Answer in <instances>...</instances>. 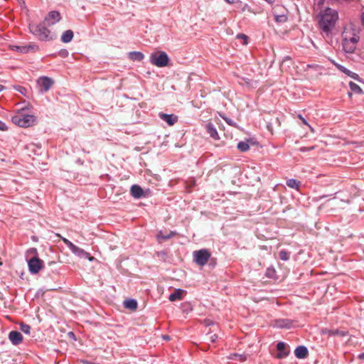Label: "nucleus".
Instances as JSON below:
<instances>
[{
	"instance_id": "nucleus-1",
	"label": "nucleus",
	"mask_w": 364,
	"mask_h": 364,
	"mask_svg": "<svg viewBox=\"0 0 364 364\" xmlns=\"http://www.w3.org/2000/svg\"><path fill=\"white\" fill-rule=\"evenodd\" d=\"M338 18L337 11L329 8L326 9L323 13H321L318 24L321 31L328 34L334 27Z\"/></svg>"
},
{
	"instance_id": "nucleus-2",
	"label": "nucleus",
	"mask_w": 364,
	"mask_h": 364,
	"mask_svg": "<svg viewBox=\"0 0 364 364\" xmlns=\"http://www.w3.org/2000/svg\"><path fill=\"white\" fill-rule=\"evenodd\" d=\"M359 36L351 28H345L343 32V48L346 53H353L356 49Z\"/></svg>"
},
{
	"instance_id": "nucleus-3",
	"label": "nucleus",
	"mask_w": 364,
	"mask_h": 364,
	"mask_svg": "<svg viewBox=\"0 0 364 364\" xmlns=\"http://www.w3.org/2000/svg\"><path fill=\"white\" fill-rule=\"evenodd\" d=\"M36 117L32 114H26L23 112H18L12 117V122L14 124L20 127H30L33 125Z\"/></svg>"
},
{
	"instance_id": "nucleus-4",
	"label": "nucleus",
	"mask_w": 364,
	"mask_h": 364,
	"mask_svg": "<svg viewBox=\"0 0 364 364\" xmlns=\"http://www.w3.org/2000/svg\"><path fill=\"white\" fill-rule=\"evenodd\" d=\"M30 31L41 41H49L53 38V36L44 23L30 25Z\"/></svg>"
},
{
	"instance_id": "nucleus-5",
	"label": "nucleus",
	"mask_w": 364,
	"mask_h": 364,
	"mask_svg": "<svg viewBox=\"0 0 364 364\" xmlns=\"http://www.w3.org/2000/svg\"><path fill=\"white\" fill-rule=\"evenodd\" d=\"M169 58L164 51L152 53L149 57V62L157 67H165L168 65Z\"/></svg>"
},
{
	"instance_id": "nucleus-6",
	"label": "nucleus",
	"mask_w": 364,
	"mask_h": 364,
	"mask_svg": "<svg viewBox=\"0 0 364 364\" xmlns=\"http://www.w3.org/2000/svg\"><path fill=\"white\" fill-rule=\"evenodd\" d=\"M193 261L198 266L205 265L211 256L210 252L208 249H200L195 250L193 252Z\"/></svg>"
},
{
	"instance_id": "nucleus-7",
	"label": "nucleus",
	"mask_w": 364,
	"mask_h": 364,
	"mask_svg": "<svg viewBox=\"0 0 364 364\" xmlns=\"http://www.w3.org/2000/svg\"><path fill=\"white\" fill-rule=\"evenodd\" d=\"M58 237H60L63 242L66 245V246L69 248L70 250L72 251V252L76 255H78L80 257H87L90 261L93 259L92 257L90 256V254L83 250L82 249L75 246L74 244H73L70 241H69L65 237H62L60 234H57Z\"/></svg>"
},
{
	"instance_id": "nucleus-8",
	"label": "nucleus",
	"mask_w": 364,
	"mask_h": 364,
	"mask_svg": "<svg viewBox=\"0 0 364 364\" xmlns=\"http://www.w3.org/2000/svg\"><path fill=\"white\" fill-rule=\"evenodd\" d=\"M43 267V261L38 257H33L28 260V269L33 274H38Z\"/></svg>"
},
{
	"instance_id": "nucleus-9",
	"label": "nucleus",
	"mask_w": 364,
	"mask_h": 364,
	"mask_svg": "<svg viewBox=\"0 0 364 364\" xmlns=\"http://www.w3.org/2000/svg\"><path fill=\"white\" fill-rule=\"evenodd\" d=\"M11 50L20 53H27L29 52H37L39 47L36 44H30L28 46H10Z\"/></svg>"
},
{
	"instance_id": "nucleus-10",
	"label": "nucleus",
	"mask_w": 364,
	"mask_h": 364,
	"mask_svg": "<svg viewBox=\"0 0 364 364\" xmlns=\"http://www.w3.org/2000/svg\"><path fill=\"white\" fill-rule=\"evenodd\" d=\"M38 85L42 92H47L51 85H53V81L48 77H41L38 80Z\"/></svg>"
},
{
	"instance_id": "nucleus-11",
	"label": "nucleus",
	"mask_w": 364,
	"mask_h": 364,
	"mask_svg": "<svg viewBox=\"0 0 364 364\" xmlns=\"http://www.w3.org/2000/svg\"><path fill=\"white\" fill-rule=\"evenodd\" d=\"M61 16L59 11H50L45 18V21L47 22L48 26H50L58 22Z\"/></svg>"
},
{
	"instance_id": "nucleus-12",
	"label": "nucleus",
	"mask_w": 364,
	"mask_h": 364,
	"mask_svg": "<svg viewBox=\"0 0 364 364\" xmlns=\"http://www.w3.org/2000/svg\"><path fill=\"white\" fill-rule=\"evenodd\" d=\"M159 117L167 123L168 126H173L177 122V117L173 114H168L163 112L159 113Z\"/></svg>"
},
{
	"instance_id": "nucleus-13",
	"label": "nucleus",
	"mask_w": 364,
	"mask_h": 364,
	"mask_svg": "<svg viewBox=\"0 0 364 364\" xmlns=\"http://www.w3.org/2000/svg\"><path fill=\"white\" fill-rule=\"evenodd\" d=\"M9 338L13 345H19L23 340L21 333L17 331H12L9 333Z\"/></svg>"
},
{
	"instance_id": "nucleus-14",
	"label": "nucleus",
	"mask_w": 364,
	"mask_h": 364,
	"mask_svg": "<svg viewBox=\"0 0 364 364\" xmlns=\"http://www.w3.org/2000/svg\"><path fill=\"white\" fill-rule=\"evenodd\" d=\"M279 353L277 358L279 359L284 358L289 355V351L287 349L286 344L284 342H279L277 346Z\"/></svg>"
},
{
	"instance_id": "nucleus-15",
	"label": "nucleus",
	"mask_w": 364,
	"mask_h": 364,
	"mask_svg": "<svg viewBox=\"0 0 364 364\" xmlns=\"http://www.w3.org/2000/svg\"><path fill=\"white\" fill-rule=\"evenodd\" d=\"M308 353L307 348L304 346H299L294 350V355L297 358H305Z\"/></svg>"
},
{
	"instance_id": "nucleus-16",
	"label": "nucleus",
	"mask_w": 364,
	"mask_h": 364,
	"mask_svg": "<svg viewBox=\"0 0 364 364\" xmlns=\"http://www.w3.org/2000/svg\"><path fill=\"white\" fill-rule=\"evenodd\" d=\"M185 293V291L181 289H175L173 292L169 295L168 299L171 301L183 299Z\"/></svg>"
},
{
	"instance_id": "nucleus-17",
	"label": "nucleus",
	"mask_w": 364,
	"mask_h": 364,
	"mask_svg": "<svg viewBox=\"0 0 364 364\" xmlns=\"http://www.w3.org/2000/svg\"><path fill=\"white\" fill-rule=\"evenodd\" d=\"M131 194L134 198H141L144 196V191L139 186L133 185L131 188Z\"/></svg>"
},
{
	"instance_id": "nucleus-18",
	"label": "nucleus",
	"mask_w": 364,
	"mask_h": 364,
	"mask_svg": "<svg viewBox=\"0 0 364 364\" xmlns=\"http://www.w3.org/2000/svg\"><path fill=\"white\" fill-rule=\"evenodd\" d=\"M206 130H207L208 133L210 134V136L213 139L218 140L219 139L218 134L215 128L211 123H208L206 125Z\"/></svg>"
},
{
	"instance_id": "nucleus-19",
	"label": "nucleus",
	"mask_w": 364,
	"mask_h": 364,
	"mask_svg": "<svg viewBox=\"0 0 364 364\" xmlns=\"http://www.w3.org/2000/svg\"><path fill=\"white\" fill-rule=\"evenodd\" d=\"M124 306L127 309L135 311L137 309V301L133 299L124 300Z\"/></svg>"
},
{
	"instance_id": "nucleus-20",
	"label": "nucleus",
	"mask_w": 364,
	"mask_h": 364,
	"mask_svg": "<svg viewBox=\"0 0 364 364\" xmlns=\"http://www.w3.org/2000/svg\"><path fill=\"white\" fill-rule=\"evenodd\" d=\"M129 56L132 60H138L139 62H141L144 57L141 52L136 51L130 52Z\"/></svg>"
},
{
	"instance_id": "nucleus-21",
	"label": "nucleus",
	"mask_w": 364,
	"mask_h": 364,
	"mask_svg": "<svg viewBox=\"0 0 364 364\" xmlns=\"http://www.w3.org/2000/svg\"><path fill=\"white\" fill-rule=\"evenodd\" d=\"M287 185L291 188H294L296 190L299 189V186H301V181H297L296 179H288L287 181Z\"/></svg>"
},
{
	"instance_id": "nucleus-22",
	"label": "nucleus",
	"mask_w": 364,
	"mask_h": 364,
	"mask_svg": "<svg viewBox=\"0 0 364 364\" xmlns=\"http://www.w3.org/2000/svg\"><path fill=\"white\" fill-rule=\"evenodd\" d=\"M73 38V31L70 30H68L65 32H64L63 36H61V41L64 43H68L72 40Z\"/></svg>"
},
{
	"instance_id": "nucleus-23",
	"label": "nucleus",
	"mask_w": 364,
	"mask_h": 364,
	"mask_svg": "<svg viewBox=\"0 0 364 364\" xmlns=\"http://www.w3.org/2000/svg\"><path fill=\"white\" fill-rule=\"evenodd\" d=\"M228 358L230 360H239L240 362H244L247 359V355L245 354L233 353V354H231L228 357Z\"/></svg>"
},
{
	"instance_id": "nucleus-24",
	"label": "nucleus",
	"mask_w": 364,
	"mask_h": 364,
	"mask_svg": "<svg viewBox=\"0 0 364 364\" xmlns=\"http://www.w3.org/2000/svg\"><path fill=\"white\" fill-rule=\"evenodd\" d=\"M237 149L241 152H245L249 149V144L247 141H240L237 144Z\"/></svg>"
},
{
	"instance_id": "nucleus-25",
	"label": "nucleus",
	"mask_w": 364,
	"mask_h": 364,
	"mask_svg": "<svg viewBox=\"0 0 364 364\" xmlns=\"http://www.w3.org/2000/svg\"><path fill=\"white\" fill-rule=\"evenodd\" d=\"M350 89L351 90L355 93V94H362L363 93V90L361 89V87L358 85L356 84L355 82H350Z\"/></svg>"
},
{
	"instance_id": "nucleus-26",
	"label": "nucleus",
	"mask_w": 364,
	"mask_h": 364,
	"mask_svg": "<svg viewBox=\"0 0 364 364\" xmlns=\"http://www.w3.org/2000/svg\"><path fill=\"white\" fill-rule=\"evenodd\" d=\"M274 20L279 23H284L287 21V16L285 14H274Z\"/></svg>"
},
{
	"instance_id": "nucleus-27",
	"label": "nucleus",
	"mask_w": 364,
	"mask_h": 364,
	"mask_svg": "<svg viewBox=\"0 0 364 364\" xmlns=\"http://www.w3.org/2000/svg\"><path fill=\"white\" fill-rule=\"evenodd\" d=\"M20 328L21 330L26 333L29 334L31 333V326L24 323H20Z\"/></svg>"
},
{
	"instance_id": "nucleus-28",
	"label": "nucleus",
	"mask_w": 364,
	"mask_h": 364,
	"mask_svg": "<svg viewBox=\"0 0 364 364\" xmlns=\"http://www.w3.org/2000/svg\"><path fill=\"white\" fill-rule=\"evenodd\" d=\"M279 257L284 261H287L289 258V253L286 250H281L279 252Z\"/></svg>"
},
{
	"instance_id": "nucleus-29",
	"label": "nucleus",
	"mask_w": 364,
	"mask_h": 364,
	"mask_svg": "<svg viewBox=\"0 0 364 364\" xmlns=\"http://www.w3.org/2000/svg\"><path fill=\"white\" fill-rule=\"evenodd\" d=\"M333 63L342 72H343L344 73L347 74L349 75V74L350 73V71L348 70V69H346L343 66L332 61Z\"/></svg>"
},
{
	"instance_id": "nucleus-30",
	"label": "nucleus",
	"mask_w": 364,
	"mask_h": 364,
	"mask_svg": "<svg viewBox=\"0 0 364 364\" xmlns=\"http://www.w3.org/2000/svg\"><path fill=\"white\" fill-rule=\"evenodd\" d=\"M299 119L300 120H301V121H302V122L304 123V124H305V125L308 126V127L310 128V129H311V132H314V129L311 128V126H309V124H308V122H306V120L303 117V116H302L301 114H299Z\"/></svg>"
},
{
	"instance_id": "nucleus-31",
	"label": "nucleus",
	"mask_w": 364,
	"mask_h": 364,
	"mask_svg": "<svg viewBox=\"0 0 364 364\" xmlns=\"http://www.w3.org/2000/svg\"><path fill=\"white\" fill-rule=\"evenodd\" d=\"M223 119L225 120V122L226 123H228L229 125H231V126H234V127H236V124L235 122H233V121L229 118H227V117H223Z\"/></svg>"
},
{
	"instance_id": "nucleus-32",
	"label": "nucleus",
	"mask_w": 364,
	"mask_h": 364,
	"mask_svg": "<svg viewBox=\"0 0 364 364\" xmlns=\"http://www.w3.org/2000/svg\"><path fill=\"white\" fill-rule=\"evenodd\" d=\"M314 149V146H311V147H302L300 149V151L301 152H306V151H311Z\"/></svg>"
},
{
	"instance_id": "nucleus-33",
	"label": "nucleus",
	"mask_w": 364,
	"mask_h": 364,
	"mask_svg": "<svg viewBox=\"0 0 364 364\" xmlns=\"http://www.w3.org/2000/svg\"><path fill=\"white\" fill-rule=\"evenodd\" d=\"M218 338V336L216 334L210 335L209 337V340L211 341V343H215Z\"/></svg>"
},
{
	"instance_id": "nucleus-34",
	"label": "nucleus",
	"mask_w": 364,
	"mask_h": 364,
	"mask_svg": "<svg viewBox=\"0 0 364 364\" xmlns=\"http://www.w3.org/2000/svg\"><path fill=\"white\" fill-rule=\"evenodd\" d=\"M237 38H242L244 40L243 41V44L244 45L247 44V36H245L243 34H240V35L237 36Z\"/></svg>"
},
{
	"instance_id": "nucleus-35",
	"label": "nucleus",
	"mask_w": 364,
	"mask_h": 364,
	"mask_svg": "<svg viewBox=\"0 0 364 364\" xmlns=\"http://www.w3.org/2000/svg\"><path fill=\"white\" fill-rule=\"evenodd\" d=\"M6 130H7V127L5 124V123H3L2 122L0 121V131H6Z\"/></svg>"
},
{
	"instance_id": "nucleus-36",
	"label": "nucleus",
	"mask_w": 364,
	"mask_h": 364,
	"mask_svg": "<svg viewBox=\"0 0 364 364\" xmlns=\"http://www.w3.org/2000/svg\"><path fill=\"white\" fill-rule=\"evenodd\" d=\"M16 90H17L18 91H19L21 93H23V91H25V90H26V89H25L24 87H21V86H18V87H16Z\"/></svg>"
},
{
	"instance_id": "nucleus-37",
	"label": "nucleus",
	"mask_w": 364,
	"mask_h": 364,
	"mask_svg": "<svg viewBox=\"0 0 364 364\" xmlns=\"http://www.w3.org/2000/svg\"><path fill=\"white\" fill-rule=\"evenodd\" d=\"M225 1L230 4H233L236 3L238 0H225Z\"/></svg>"
},
{
	"instance_id": "nucleus-38",
	"label": "nucleus",
	"mask_w": 364,
	"mask_h": 364,
	"mask_svg": "<svg viewBox=\"0 0 364 364\" xmlns=\"http://www.w3.org/2000/svg\"><path fill=\"white\" fill-rule=\"evenodd\" d=\"M336 334H338V331H329V335H336Z\"/></svg>"
},
{
	"instance_id": "nucleus-39",
	"label": "nucleus",
	"mask_w": 364,
	"mask_h": 364,
	"mask_svg": "<svg viewBox=\"0 0 364 364\" xmlns=\"http://www.w3.org/2000/svg\"><path fill=\"white\" fill-rule=\"evenodd\" d=\"M173 235V232H171V234H170V235H164V236H162V237H163L164 239H166H166L170 238V237H171V235Z\"/></svg>"
},
{
	"instance_id": "nucleus-40",
	"label": "nucleus",
	"mask_w": 364,
	"mask_h": 364,
	"mask_svg": "<svg viewBox=\"0 0 364 364\" xmlns=\"http://www.w3.org/2000/svg\"><path fill=\"white\" fill-rule=\"evenodd\" d=\"M264 1H265L266 2H267L268 4H273V3H275V1H276L277 0H264Z\"/></svg>"
},
{
	"instance_id": "nucleus-41",
	"label": "nucleus",
	"mask_w": 364,
	"mask_h": 364,
	"mask_svg": "<svg viewBox=\"0 0 364 364\" xmlns=\"http://www.w3.org/2000/svg\"><path fill=\"white\" fill-rule=\"evenodd\" d=\"M359 358L361 360H364V353L359 355Z\"/></svg>"
},
{
	"instance_id": "nucleus-42",
	"label": "nucleus",
	"mask_w": 364,
	"mask_h": 364,
	"mask_svg": "<svg viewBox=\"0 0 364 364\" xmlns=\"http://www.w3.org/2000/svg\"><path fill=\"white\" fill-rule=\"evenodd\" d=\"M5 89V87L0 84V92L4 90Z\"/></svg>"
},
{
	"instance_id": "nucleus-43",
	"label": "nucleus",
	"mask_w": 364,
	"mask_h": 364,
	"mask_svg": "<svg viewBox=\"0 0 364 364\" xmlns=\"http://www.w3.org/2000/svg\"><path fill=\"white\" fill-rule=\"evenodd\" d=\"M163 338L165 340H168L169 339V337L168 336H164Z\"/></svg>"
},
{
	"instance_id": "nucleus-44",
	"label": "nucleus",
	"mask_w": 364,
	"mask_h": 364,
	"mask_svg": "<svg viewBox=\"0 0 364 364\" xmlns=\"http://www.w3.org/2000/svg\"><path fill=\"white\" fill-rule=\"evenodd\" d=\"M362 21H363V25L364 27V14H363V16H362Z\"/></svg>"
},
{
	"instance_id": "nucleus-45",
	"label": "nucleus",
	"mask_w": 364,
	"mask_h": 364,
	"mask_svg": "<svg viewBox=\"0 0 364 364\" xmlns=\"http://www.w3.org/2000/svg\"><path fill=\"white\" fill-rule=\"evenodd\" d=\"M357 76H358L357 74L354 73L353 75V77L355 79Z\"/></svg>"
}]
</instances>
